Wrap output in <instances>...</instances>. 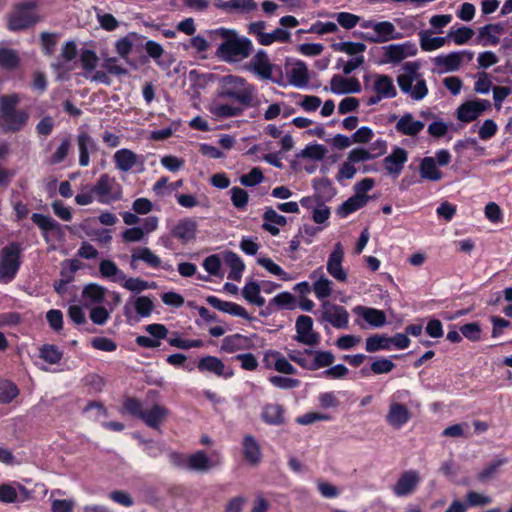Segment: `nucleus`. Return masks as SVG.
Returning <instances> with one entry per match:
<instances>
[{
  "mask_svg": "<svg viewBox=\"0 0 512 512\" xmlns=\"http://www.w3.org/2000/svg\"><path fill=\"white\" fill-rule=\"evenodd\" d=\"M353 312L373 327H382L386 323V315L382 310L366 306H356Z\"/></svg>",
  "mask_w": 512,
  "mask_h": 512,
  "instance_id": "7c9ffc66",
  "label": "nucleus"
},
{
  "mask_svg": "<svg viewBox=\"0 0 512 512\" xmlns=\"http://www.w3.org/2000/svg\"><path fill=\"white\" fill-rule=\"evenodd\" d=\"M197 368L200 372H211L217 376L230 377L232 374H225V364L215 356H205L199 359Z\"/></svg>",
  "mask_w": 512,
  "mask_h": 512,
  "instance_id": "f704fd0d",
  "label": "nucleus"
},
{
  "mask_svg": "<svg viewBox=\"0 0 512 512\" xmlns=\"http://www.w3.org/2000/svg\"><path fill=\"white\" fill-rule=\"evenodd\" d=\"M289 82L296 88H304L309 82V71L307 65L302 62H296L289 71Z\"/></svg>",
  "mask_w": 512,
  "mask_h": 512,
  "instance_id": "c9c22d12",
  "label": "nucleus"
},
{
  "mask_svg": "<svg viewBox=\"0 0 512 512\" xmlns=\"http://www.w3.org/2000/svg\"><path fill=\"white\" fill-rule=\"evenodd\" d=\"M223 258L225 264L231 269L228 274V278L239 281L245 269V265L241 258L234 252H226Z\"/></svg>",
  "mask_w": 512,
  "mask_h": 512,
  "instance_id": "4c0bfd02",
  "label": "nucleus"
},
{
  "mask_svg": "<svg viewBox=\"0 0 512 512\" xmlns=\"http://www.w3.org/2000/svg\"><path fill=\"white\" fill-rule=\"evenodd\" d=\"M295 340L307 346H316L320 342L319 333L313 330V320L310 316L300 315L295 323Z\"/></svg>",
  "mask_w": 512,
  "mask_h": 512,
  "instance_id": "4468645a",
  "label": "nucleus"
},
{
  "mask_svg": "<svg viewBox=\"0 0 512 512\" xmlns=\"http://www.w3.org/2000/svg\"><path fill=\"white\" fill-rule=\"evenodd\" d=\"M447 37H433L432 32L423 30L419 32L420 47L423 51H434L445 45Z\"/></svg>",
  "mask_w": 512,
  "mask_h": 512,
  "instance_id": "ea45409f",
  "label": "nucleus"
},
{
  "mask_svg": "<svg viewBox=\"0 0 512 512\" xmlns=\"http://www.w3.org/2000/svg\"><path fill=\"white\" fill-rule=\"evenodd\" d=\"M115 167L121 172L130 171L139 162V156L132 150L123 148L114 153Z\"/></svg>",
  "mask_w": 512,
  "mask_h": 512,
  "instance_id": "c85d7f7f",
  "label": "nucleus"
},
{
  "mask_svg": "<svg viewBox=\"0 0 512 512\" xmlns=\"http://www.w3.org/2000/svg\"><path fill=\"white\" fill-rule=\"evenodd\" d=\"M261 419L268 425H282L285 422L284 409L279 404H266L262 408Z\"/></svg>",
  "mask_w": 512,
  "mask_h": 512,
  "instance_id": "72a5a7b5",
  "label": "nucleus"
},
{
  "mask_svg": "<svg viewBox=\"0 0 512 512\" xmlns=\"http://www.w3.org/2000/svg\"><path fill=\"white\" fill-rule=\"evenodd\" d=\"M264 223L263 229L271 233L273 236L279 234L278 226H285L287 223L286 217L277 213L273 208L268 207L263 214Z\"/></svg>",
  "mask_w": 512,
  "mask_h": 512,
  "instance_id": "2f4dec72",
  "label": "nucleus"
},
{
  "mask_svg": "<svg viewBox=\"0 0 512 512\" xmlns=\"http://www.w3.org/2000/svg\"><path fill=\"white\" fill-rule=\"evenodd\" d=\"M220 36L224 41L219 45L217 54L226 62H237L247 58L252 52V41L240 37L235 30L221 28Z\"/></svg>",
  "mask_w": 512,
  "mask_h": 512,
  "instance_id": "f03ea898",
  "label": "nucleus"
},
{
  "mask_svg": "<svg viewBox=\"0 0 512 512\" xmlns=\"http://www.w3.org/2000/svg\"><path fill=\"white\" fill-rule=\"evenodd\" d=\"M366 350L376 352L379 350H390L389 337L384 335H373L366 339Z\"/></svg>",
  "mask_w": 512,
  "mask_h": 512,
  "instance_id": "864d4df0",
  "label": "nucleus"
},
{
  "mask_svg": "<svg viewBox=\"0 0 512 512\" xmlns=\"http://www.w3.org/2000/svg\"><path fill=\"white\" fill-rule=\"evenodd\" d=\"M243 298L250 304L258 307L265 305V299L261 296V287L255 281H249L242 289Z\"/></svg>",
  "mask_w": 512,
  "mask_h": 512,
  "instance_id": "58836bf2",
  "label": "nucleus"
},
{
  "mask_svg": "<svg viewBox=\"0 0 512 512\" xmlns=\"http://www.w3.org/2000/svg\"><path fill=\"white\" fill-rule=\"evenodd\" d=\"M383 64H398L408 57L417 54V46L411 41L399 44H390L381 48Z\"/></svg>",
  "mask_w": 512,
  "mask_h": 512,
  "instance_id": "9b49d317",
  "label": "nucleus"
},
{
  "mask_svg": "<svg viewBox=\"0 0 512 512\" xmlns=\"http://www.w3.org/2000/svg\"><path fill=\"white\" fill-rule=\"evenodd\" d=\"M242 455L244 460L251 466H257L262 460L261 447L252 435H246L242 441Z\"/></svg>",
  "mask_w": 512,
  "mask_h": 512,
  "instance_id": "5701e85b",
  "label": "nucleus"
},
{
  "mask_svg": "<svg viewBox=\"0 0 512 512\" xmlns=\"http://www.w3.org/2000/svg\"><path fill=\"white\" fill-rule=\"evenodd\" d=\"M425 127V123L420 120H415L411 113H405L396 122L395 129L402 135L415 137Z\"/></svg>",
  "mask_w": 512,
  "mask_h": 512,
  "instance_id": "b1692460",
  "label": "nucleus"
},
{
  "mask_svg": "<svg viewBox=\"0 0 512 512\" xmlns=\"http://www.w3.org/2000/svg\"><path fill=\"white\" fill-rule=\"evenodd\" d=\"M365 90L371 93L366 99L368 106L378 104L384 99H392L397 96V89L392 77L386 74L375 73L365 77Z\"/></svg>",
  "mask_w": 512,
  "mask_h": 512,
  "instance_id": "423d86ee",
  "label": "nucleus"
},
{
  "mask_svg": "<svg viewBox=\"0 0 512 512\" xmlns=\"http://www.w3.org/2000/svg\"><path fill=\"white\" fill-rule=\"evenodd\" d=\"M412 418V413L404 404L391 399L385 416L387 424L393 429L399 430Z\"/></svg>",
  "mask_w": 512,
  "mask_h": 512,
  "instance_id": "2eb2a0df",
  "label": "nucleus"
},
{
  "mask_svg": "<svg viewBox=\"0 0 512 512\" xmlns=\"http://www.w3.org/2000/svg\"><path fill=\"white\" fill-rule=\"evenodd\" d=\"M77 145L79 150V164L82 167H87L90 163L89 154L96 149V144L87 132L82 131L77 137Z\"/></svg>",
  "mask_w": 512,
  "mask_h": 512,
  "instance_id": "c756f323",
  "label": "nucleus"
},
{
  "mask_svg": "<svg viewBox=\"0 0 512 512\" xmlns=\"http://www.w3.org/2000/svg\"><path fill=\"white\" fill-rule=\"evenodd\" d=\"M251 66L255 74L263 79H270L272 77V65L264 50H259L251 60Z\"/></svg>",
  "mask_w": 512,
  "mask_h": 512,
  "instance_id": "473e14b6",
  "label": "nucleus"
},
{
  "mask_svg": "<svg viewBox=\"0 0 512 512\" xmlns=\"http://www.w3.org/2000/svg\"><path fill=\"white\" fill-rule=\"evenodd\" d=\"M96 201L103 205H110L122 199L123 188L121 184L109 174H101L93 185Z\"/></svg>",
  "mask_w": 512,
  "mask_h": 512,
  "instance_id": "1a4fd4ad",
  "label": "nucleus"
},
{
  "mask_svg": "<svg viewBox=\"0 0 512 512\" xmlns=\"http://www.w3.org/2000/svg\"><path fill=\"white\" fill-rule=\"evenodd\" d=\"M408 160V153L405 149L394 147L392 152L383 160L384 168L392 177L397 178Z\"/></svg>",
  "mask_w": 512,
  "mask_h": 512,
  "instance_id": "a211bd4d",
  "label": "nucleus"
},
{
  "mask_svg": "<svg viewBox=\"0 0 512 512\" xmlns=\"http://www.w3.org/2000/svg\"><path fill=\"white\" fill-rule=\"evenodd\" d=\"M62 356V351L55 345L45 344L40 348V357L49 364L59 363Z\"/></svg>",
  "mask_w": 512,
  "mask_h": 512,
  "instance_id": "8fccbe9b",
  "label": "nucleus"
},
{
  "mask_svg": "<svg viewBox=\"0 0 512 512\" xmlns=\"http://www.w3.org/2000/svg\"><path fill=\"white\" fill-rule=\"evenodd\" d=\"M142 261L151 268L162 267L165 270L171 269V265H162V261L150 248L137 247L131 254V262Z\"/></svg>",
  "mask_w": 512,
  "mask_h": 512,
  "instance_id": "bb28decb",
  "label": "nucleus"
},
{
  "mask_svg": "<svg viewBox=\"0 0 512 512\" xmlns=\"http://www.w3.org/2000/svg\"><path fill=\"white\" fill-rule=\"evenodd\" d=\"M231 193V201L234 207L237 209H244L246 208L249 200V194L247 191L240 187H233L230 190Z\"/></svg>",
  "mask_w": 512,
  "mask_h": 512,
  "instance_id": "0e129e2a",
  "label": "nucleus"
},
{
  "mask_svg": "<svg viewBox=\"0 0 512 512\" xmlns=\"http://www.w3.org/2000/svg\"><path fill=\"white\" fill-rule=\"evenodd\" d=\"M19 394V390L15 384L10 381L0 382V403L8 404L13 401Z\"/></svg>",
  "mask_w": 512,
  "mask_h": 512,
  "instance_id": "5fc2aeb1",
  "label": "nucleus"
},
{
  "mask_svg": "<svg viewBox=\"0 0 512 512\" xmlns=\"http://www.w3.org/2000/svg\"><path fill=\"white\" fill-rule=\"evenodd\" d=\"M368 196H358L354 194L350 198H348L338 209V214L342 217H346L349 214L357 211L358 209L364 207L368 202Z\"/></svg>",
  "mask_w": 512,
  "mask_h": 512,
  "instance_id": "a19ab883",
  "label": "nucleus"
},
{
  "mask_svg": "<svg viewBox=\"0 0 512 512\" xmlns=\"http://www.w3.org/2000/svg\"><path fill=\"white\" fill-rule=\"evenodd\" d=\"M433 64L440 73L455 72L460 69L462 63L457 51L441 54L432 59Z\"/></svg>",
  "mask_w": 512,
  "mask_h": 512,
  "instance_id": "cd10ccee",
  "label": "nucleus"
},
{
  "mask_svg": "<svg viewBox=\"0 0 512 512\" xmlns=\"http://www.w3.org/2000/svg\"><path fill=\"white\" fill-rule=\"evenodd\" d=\"M124 409L132 416L142 420L148 427L158 429L169 415V410L158 403L144 406L136 398H127L124 401Z\"/></svg>",
  "mask_w": 512,
  "mask_h": 512,
  "instance_id": "20e7f679",
  "label": "nucleus"
},
{
  "mask_svg": "<svg viewBox=\"0 0 512 512\" xmlns=\"http://www.w3.org/2000/svg\"><path fill=\"white\" fill-rule=\"evenodd\" d=\"M194 233L195 225L193 222L188 220L180 221L172 230V236L182 242L191 240L194 237Z\"/></svg>",
  "mask_w": 512,
  "mask_h": 512,
  "instance_id": "c03bdc74",
  "label": "nucleus"
},
{
  "mask_svg": "<svg viewBox=\"0 0 512 512\" xmlns=\"http://www.w3.org/2000/svg\"><path fill=\"white\" fill-rule=\"evenodd\" d=\"M344 256V248L340 242H337L329 254L326 264L328 274L340 283H345L348 280V273L343 267Z\"/></svg>",
  "mask_w": 512,
  "mask_h": 512,
  "instance_id": "ddd939ff",
  "label": "nucleus"
},
{
  "mask_svg": "<svg viewBox=\"0 0 512 512\" xmlns=\"http://www.w3.org/2000/svg\"><path fill=\"white\" fill-rule=\"evenodd\" d=\"M287 355L291 361L295 362L306 370L312 371L313 350H289Z\"/></svg>",
  "mask_w": 512,
  "mask_h": 512,
  "instance_id": "37998d69",
  "label": "nucleus"
},
{
  "mask_svg": "<svg viewBox=\"0 0 512 512\" xmlns=\"http://www.w3.org/2000/svg\"><path fill=\"white\" fill-rule=\"evenodd\" d=\"M329 90L334 94L359 93L361 85L357 78H345L341 75H334L330 81Z\"/></svg>",
  "mask_w": 512,
  "mask_h": 512,
  "instance_id": "aec40b11",
  "label": "nucleus"
},
{
  "mask_svg": "<svg viewBox=\"0 0 512 512\" xmlns=\"http://www.w3.org/2000/svg\"><path fill=\"white\" fill-rule=\"evenodd\" d=\"M489 106L490 103L487 100L477 99L465 102L458 108V119L462 122H471L477 119Z\"/></svg>",
  "mask_w": 512,
  "mask_h": 512,
  "instance_id": "6ab92c4d",
  "label": "nucleus"
},
{
  "mask_svg": "<svg viewBox=\"0 0 512 512\" xmlns=\"http://www.w3.org/2000/svg\"><path fill=\"white\" fill-rule=\"evenodd\" d=\"M31 219L43 231H53L59 227L54 219L40 213H33Z\"/></svg>",
  "mask_w": 512,
  "mask_h": 512,
  "instance_id": "680f3d73",
  "label": "nucleus"
},
{
  "mask_svg": "<svg viewBox=\"0 0 512 512\" xmlns=\"http://www.w3.org/2000/svg\"><path fill=\"white\" fill-rule=\"evenodd\" d=\"M264 179L260 168L255 167L249 173L240 177V183L246 187H252L260 184Z\"/></svg>",
  "mask_w": 512,
  "mask_h": 512,
  "instance_id": "69168bd1",
  "label": "nucleus"
},
{
  "mask_svg": "<svg viewBox=\"0 0 512 512\" xmlns=\"http://www.w3.org/2000/svg\"><path fill=\"white\" fill-rule=\"evenodd\" d=\"M334 50L351 56H360L366 50V45L361 42H339L333 45Z\"/></svg>",
  "mask_w": 512,
  "mask_h": 512,
  "instance_id": "de8ad7c7",
  "label": "nucleus"
},
{
  "mask_svg": "<svg viewBox=\"0 0 512 512\" xmlns=\"http://www.w3.org/2000/svg\"><path fill=\"white\" fill-rule=\"evenodd\" d=\"M257 263L269 273L279 276L284 281L291 279V277L278 264L268 257L258 258Z\"/></svg>",
  "mask_w": 512,
  "mask_h": 512,
  "instance_id": "3c124183",
  "label": "nucleus"
},
{
  "mask_svg": "<svg viewBox=\"0 0 512 512\" xmlns=\"http://www.w3.org/2000/svg\"><path fill=\"white\" fill-rule=\"evenodd\" d=\"M171 457L175 464L201 473L208 472L222 463V458L219 453L214 452L212 456L209 457L206 452L202 450L186 458L179 454H172Z\"/></svg>",
  "mask_w": 512,
  "mask_h": 512,
  "instance_id": "6e6552de",
  "label": "nucleus"
},
{
  "mask_svg": "<svg viewBox=\"0 0 512 512\" xmlns=\"http://www.w3.org/2000/svg\"><path fill=\"white\" fill-rule=\"evenodd\" d=\"M295 303V297L289 292L279 293L270 300V305L279 309H293Z\"/></svg>",
  "mask_w": 512,
  "mask_h": 512,
  "instance_id": "6e6d98bb",
  "label": "nucleus"
},
{
  "mask_svg": "<svg viewBox=\"0 0 512 512\" xmlns=\"http://www.w3.org/2000/svg\"><path fill=\"white\" fill-rule=\"evenodd\" d=\"M70 148L71 141L68 138L63 139L59 147L49 158L48 163L50 165H56L63 162L65 158L68 156Z\"/></svg>",
  "mask_w": 512,
  "mask_h": 512,
  "instance_id": "4d7b16f0",
  "label": "nucleus"
},
{
  "mask_svg": "<svg viewBox=\"0 0 512 512\" xmlns=\"http://www.w3.org/2000/svg\"><path fill=\"white\" fill-rule=\"evenodd\" d=\"M418 69L416 62H408L404 65L405 73L397 77L400 90L416 101L422 100L428 94L426 81L418 74Z\"/></svg>",
  "mask_w": 512,
  "mask_h": 512,
  "instance_id": "39448f33",
  "label": "nucleus"
},
{
  "mask_svg": "<svg viewBox=\"0 0 512 512\" xmlns=\"http://www.w3.org/2000/svg\"><path fill=\"white\" fill-rule=\"evenodd\" d=\"M18 56L14 50L0 48V66L6 69H13L18 65Z\"/></svg>",
  "mask_w": 512,
  "mask_h": 512,
  "instance_id": "e2e57ef3",
  "label": "nucleus"
},
{
  "mask_svg": "<svg viewBox=\"0 0 512 512\" xmlns=\"http://www.w3.org/2000/svg\"><path fill=\"white\" fill-rule=\"evenodd\" d=\"M371 29L377 34L371 38L375 43H383L390 40L401 39L403 36L397 32L393 23L389 21L377 22L371 25Z\"/></svg>",
  "mask_w": 512,
  "mask_h": 512,
  "instance_id": "a878e982",
  "label": "nucleus"
},
{
  "mask_svg": "<svg viewBox=\"0 0 512 512\" xmlns=\"http://www.w3.org/2000/svg\"><path fill=\"white\" fill-rule=\"evenodd\" d=\"M214 5L227 13H249L257 9L254 0H215Z\"/></svg>",
  "mask_w": 512,
  "mask_h": 512,
  "instance_id": "393cba45",
  "label": "nucleus"
},
{
  "mask_svg": "<svg viewBox=\"0 0 512 512\" xmlns=\"http://www.w3.org/2000/svg\"><path fill=\"white\" fill-rule=\"evenodd\" d=\"M105 293L106 289L103 286L96 283H89L83 288L82 296L91 303H101Z\"/></svg>",
  "mask_w": 512,
  "mask_h": 512,
  "instance_id": "49530a36",
  "label": "nucleus"
},
{
  "mask_svg": "<svg viewBox=\"0 0 512 512\" xmlns=\"http://www.w3.org/2000/svg\"><path fill=\"white\" fill-rule=\"evenodd\" d=\"M503 28L499 24H489L482 27L479 31V37L484 40L483 45H497Z\"/></svg>",
  "mask_w": 512,
  "mask_h": 512,
  "instance_id": "79ce46f5",
  "label": "nucleus"
},
{
  "mask_svg": "<svg viewBox=\"0 0 512 512\" xmlns=\"http://www.w3.org/2000/svg\"><path fill=\"white\" fill-rule=\"evenodd\" d=\"M19 101L17 94L4 95L0 98V128L4 132L21 131L28 122L29 114L16 109Z\"/></svg>",
  "mask_w": 512,
  "mask_h": 512,
  "instance_id": "7ed1b4c3",
  "label": "nucleus"
},
{
  "mask_svg": "<svg viewBox=\"0 0 512 512\" xmlns=\"http://www.w3.org/2000/svg\"><path fill=\"white\" fill-rule=\"evenodd\" d=\"M275 358L274 369L280 373L293 375L297 373L296 368L288 361V359L282 357L278 352L272 354Z\"/></svg>",
  "mask_w": 512,
  "mask_h": 512,
  "instance_id": "338daca9",
  "label": "nucleus"
},
{
  "mask_svg": "<svg viewBox=\"0 0 512 512\" xmlns=\"http://www.w3.org/2000/svg\"><path fill=\"white\" fill-rule=\"evenodd\" d=\"M121 286L128 291L134 292V293H140L142 291H145L147 289L153 288L155 286L154 283H149L145 280H142L141 278H126L125 280H121Z\"/></svg>",
  "mask_w": 512,
  "mask_h": 512,
  "instance_id": "09e8293b",
  "label": "nucleus"
},
{
  "mask_svg": "<svg viewBox=\"0 0 512 512\" xmlns=\"http://www.w3.org/2000/svg\"><path fill=\"white\" fill-rule=\"evenodd\" d=\"M421 481L416 470L404 471L392 487L393 493L398 497H405L414 493Z\"/></svg>",
  "mask_w": 512,
  "mask_h": 512,
  "instance_id": "dca6fc26",
  "label": "nucleus"
},
{
  "mask_svg": "<svg viewBox=\"0 0 512 512\" xmlns=\"http://www.w3.org/2000/svg\"><path fill=\"white\" fill-rule=\"evenodd\" d=\"M309 278L313 281L312 289L316 298L320 301H327L333 291V282L324 273L323 269L317 268L311 272Z\"/></svg>",
  "mask_w": 512,
  "mask_h": 512,
  "instance_id": "f3484780",
  "label": "nucleus"
},
{
  "mask_svg": "<svg viewBox=\"0 0 512 512\" xmlns=\"http://www.w3.org/2000/svg\"><path fill=\"white\" fill-rule=\"evenodd\" d=\"M217 95L220 98L234 99L244 107L256 104V88L236 75H226L219 79Z\"/></svg>",
  "mask_w": 512,
  "mask_h": 512,
  "instance_id": "f257e3e1",
  "label": "nucleus"
},
{
  "mask_svg": "<svg viewBox=\"0 0 512 512\" xmlns=\"http://www.w3.org/2000/svg\"><path fill=\"white\" fill-rule=\"evenodd\" d=\"M419 173L422 179L429 181H439L443 177V173L437 168L436 161L433 157H424L421 160Z\"/></svg>",
  "mask_w": 512,
  "mask_h": 512,
  "instance_id": "e433bc0d",
  "label": "nucleus"
},
{
  "mask_svg": "<svg viewBox=\"0 0 512 512\" xmlns=\"http://www.w3.org/2000/svg\"><path fill=\"white\" fill-rule=\"evenodd\" d=\"M290 37H291L290 33L288 31H286L285 29L276 28L272 32L266 33V36H264L262 45L268 46V45L273 44L274 42L285 43L290 40Z\"/></svg>",
  "mask_w": 512,
  "mask_h": 512,
  "instance_id": "13d9d810",
  "label": "nucleus"
},
{
  "mask_svg": "<svg viewBox=\"0 0 512 512\" xmlns=\"http://www.w3.org/2000/svg\"><path fill=\"white\" fill-rule=\"evenodd\" d=\"M135 310L138 315L141 317L150 316L154 304L153 301L147 296H140L134 299L133 301Z\"/></svg>",
  "mask_w": 512,
  "mask_h": 512,
  "instance_id": "052dcab7",
  "label": "nucleus"
},
{
  "mask_svg": "<svg viewBox=\"0 0 512 512\" xmlns=\"http://www.w3.org/2000/svg\"><path fill=\"white\" fill-rule=\"evenodd\" d=\"M395 364L388 358H378L371 364V371L374 374H387L391 372Z\"/></svg>",
  "mask_w": 512,
  "mask_h": 512,
  "instance_id": "774afa93",
  "label": "nucleus"
},
{
  "mask_svg": "<svg viewBox=\"0 0 512 512\" xmlns=\"http://www.w3.org/2000/svg\"><path fill=\"white\" fill-rule=\"evenodd\" d=\"M21 245L11 242L0 251V283H9L15 277L21 265Z\"/></svg>",
  "mask_w": 512,
  "mask_h": 512,
  "instance_id": "0eeeda50",
  "label": "nucleus"
},
{
  "mask_svg": "<svg viewBox=\"0 0 512 512\" xmlns=\"http://www.w3.org/2000/svg\"><path fill=\"white\" fill-rule=\"evenodd\" d=\"M99 271L102 277L112 279L113 281L125 280V274L111 260L100 262Z\"/></svg>",
  "mask_w": 512,
  "mask_h": 512,
  "instance_id": "a18cd8bd",
  "label": "nucleus"
},
{
  "mask_svg": "<svg viewBox=\"0 0 512 512\" xmlns=\"http://www.w3.org/2000/svg\"><path fill=\"white\" fill-rule=\"evenodd\" d=\"M334 360V355L329 351L313 350L312 371L323 367H329Z\"/></svg>",
  "mask_w": 512,
  "mask_h": 512,
  "instance_id": "603ef678",
  "label": "nucleus"
},
{
  "mask_svg": "<svg viewBox=\"0 0 512 512\" xmlns=\"http://www.w3.org/2000/svg\"><path fill=\"white\" fill-rule=\"evenodd\" d=\"M36 7L37 4L34 1L15 5L7 16L8 29L10 31H20L37 23L38 17L34 13Z\"/></svg>",
  "mask_w": 512,
  "mask_h": 512,
  "instance_id": "9d476101",
  "label": "nucleus"
},
{
  "mask_svg": "<svg viewBox=\"0 0 512 512\" xmlns=\"http://www.w3.org/2000/svg\"><path fill=\"white\" fill-rule=\"evenodd\" d=\"M207 109L218 120L237 117L243 113L242 107L230 103H222L217 99L212 100Z\"/></svg>",
  "mask_w": 512,
  "mask_h": 512,
  "instance_id": "4be33fe9",
  "label": "nucleus"
},
{
  "mask_svg": "<svg viewBox=\"0 0 512 512\" xmlns=\"http://www.w3.org/2000/svg\"><path fill=\"white\" fill-rule=\"evenodd\" d=\"M321 321L331 324L334 328L345 329L349 324V313L341 305L323 301L321 304Z\"/></svg>",
  "mask_w": 512,
  "mask_h": 512,
  "instance_id": "f8f14e48",
  "label": "nucleus"
},
{
  "mask_svg": "<svg viewBox=\"0 0 512 512\" xmlns=\"http://www.w3.org/2000/svg\"><path fill=\"white\" fill-rule=\"evenodd\" d=\"M474 35L473 29L469 27H460L455 31H450L447 35V39L451 37L455 44L463 45L466 44Z\"/></svg>",
  "mask_w": 512,
  "mask_h": 512,
  "instance_id": "bf43d9fd",
  "label": "nucleus"
},
{
  "mask_svg": "<svg viewBox=\"0 0 512 512\" xmlns=\"http://www.w3.org/2000/svg\"><path fill=\"white\" fill-rule=\"evenodd\" d=\"M254 347L252 338L242 335L233 334L226 336L222 340L221 350L226 353H236L238 351L250 350Z\"/></svg>",
  "mask_w": 512,
  "mask_h": 512,
  "instance_id": "412c9836",
  "label": "nucleus"
}]
</instances>
